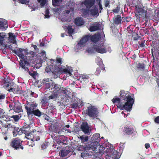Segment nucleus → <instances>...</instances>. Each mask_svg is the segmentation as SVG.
Segmentation results:
<instances>
[{"label":"nucleus","mask_w":159,"mask_h":159,"mask_svg":"<svg viewBox=\"0 0 159 159\" xmlns=\"http://www.w3.org/2000/svg\"><path fill=\"white\" fill-rule=\"evenodd\" d=\"M120 97L122 99L125 100L126 102L123 104L121 101L120 98L116 96L114 97L112 99L113 103L116 104L117 107L121 110H125L128 111H130L132 108L134 100L131 96L125 92H122Z\"/></svg>","instance_id":"obj_1"},{"label":"nucleus","mask_w":159,"mask_h":159,"mask_svg":"<svg viewBox=\"0 0 159 159\" xmlns=\"http://www.w3.org/2000/svg\"><path fill=\"white\" fill-rule=\"evenodd\" d=\"M20 130L22 133L24 134L27 136L26 138L33 142L31 144H30L29 142H28V144L30 146L33 147L34 145V144L33 143V142L34 141H37L40 139L39 136L41 135V132L39 131H37L36 130H33V131H30L29 129L26 127L22 129H20Z\"/></svg>","instance_id":"obj_2"},{"label":"nucleus","mask_w":159,"mask_h":159,"mask_svg":"<svg viewBox=\"0 0 159 159\" xmlns=\"http://www.w3.org/2000/svg\"><path fill=\"white\" fill-rule=\"evenodd\" d=\"M35 53L34 52L32 51H30L29 53H27L25 58L23 60H20V62L27 61L29 64L30 63L35 64L34 67L36 68H39L41 66V64L38 62L39 60V61L40 60L35 56Z\"/></svg>","instance_id":"obj_3"},{"label":"nucleus","mask_w":159,"mask_h":159,"mask_svg":"<svg viewBox=\"0 0 159 159\" xmlns=\"http://www.w3.org/2000/svg\"><path fill=\"white\" fill-rule=\"evenodd\" d=\"M83 111L86 115L93 119H99L98 118L99 110L95 106L90 105L87 107V108H84Z\"/></svg>","instance_id":"obj_4"},{"label":"nucleus","mask_w":159,"mask_h":159,"mask_svg":"<svg viewBox=\"0 0 159 159\" xmlns=\"http://www.w3.org/2000/svg\"><path fill=\"white\" fill-rule=\"evenodd\" d=\"M23 142V141L19 138H13L11 140L10 146L16 150L19 149L23 150L24 149L22 144Z\"/></svg>","instance_id":"obj_5"},{"label":"nucleus","mask_w":159,"mask_h":159,"mask_svg":"<svg viewBox=\"0 0 159 159\" xmlns=\"http://www.w3.org/2000/svg\"><path fill=\"white\" fill-rule=\"evenodd\" d=\"M20 66H21L22 69L27 73H29V75L34 78L35 77L37 73L36 71H34L32 73L30 72L28 69L29 66V64L27 61H24L22 62H20L19 63Z\"/></svg>","instance_id":"obj_6"},{"label":"nucleus","mask_w":159,"mask_h":159,"mask_svg":"<svg viewBox=\"0 0 159 159\" xmlns=\"http://www.w3.org/2000/svg\"><path fill=\"white\" fill-rule=\"evenodd\" d=\"M122 132L124 135L130 136L134 133L135 129L133 126L128 124L124 126Z\"/></svg>","instance_id":"obj_7"},{"label":"nucleus","mask_w":159,"mask_h":159,"mask_svg":"<svg viewBox=\"0 0 159 159\" xmlns=\"http://www.w3.org/2000/svg\"><path fill=\"white\" fill-rule=\"evenodd\" d=\"M9 107L11 110H13L16 112L19 113L22 111V107L20 102H12L9 104Z\"/></svg>","instance_id":"obj_8"},{"label":"nucleus","mask_w":159,"mask_h":159,"mask_svg":"<svg viewBox=\"0 0 159 159\" xmlns=\"http://www.w3.org/2000/svg\"><path fill=\"white\" fill-rule=\"evenodd\" d=\"M38 105V104L34 102H31L25 105V108L28 117H30V111H33L34 110Z\"/></svg>","instance_id":"obj_9"},{"label":"nucleus","mask_w":159,"mask_h":159,"mask_svg":"<svg viewBox=\"0 0 159 159\" xmlns=\"http://www.w3.org/2000/svg\"><path fill=\"white\" fill-rule=\"evenodd\" d=\"M77 150L79 151L84 152L81 153V156L82 157H84L85 156L91 155L90 152H89L88 147L87 145H81L77 146Z\"/></svg>","instance_id":"obj_10"},{"label":"nucleus","mask_w":159,"mask_h":159,"mask_svg":"<svg viewBox=\"0 0 159 159\" xmlns=\"http://www.w3.org/2000/svg\"><path fill=\"white\" fill-rule=\"evenodd\" d=\"M93 48L94 50L98 53L103 54L107 52V48L103 43H100L98 45H95Z\"/></svg>","instance_id":"obj_11"},{"label":"nucleus","mask_w":159,"mask_h":159,"mask_svg":"<svg viewBox=\"0 0 159 159\" xmlns=\"http://www.w3.org/2000/svg\"><path fill=\"white\" fill-rule=\"evenodd\" d=\"M52 75L54 79L57 78L61 74V67L55 65L52 68Z\"/></svg>","instance_id":"obj_12"},{"label":"nucleus","mask_w":159,"mask_h":159,"mask_svg":"<svg viewBox=\"0 0 159 159\" xmlns=\"http://www.w3.org/2000/svg\"><path fill=\"white\" fill-rule=\"evenodd\" d=\"M11 118H13V119H19L18 115H13L11 116H8L6 113L4 112V110L0 108V118H6L7 119H10Z\"/></svg>","instance_id":"obj_13"},{"label":"nucleus","mask_w":159,"mask_h":159,"mask_svg":"<svg viewBox=\"0 0 159 159\" xmlns=\"http://www.w3.org/2000/svg\"><path fill=\"white\" fill-rule=\"evenodd\" d=\"M30 111L29 112V113H30V116H31V117H32L34 115L39 117L42 116H43V117H44V119H48V118H47L48 116L46 114L43 113H42L38 109L35 110L33 111Z\"/></svg>","instance_id":"obj_14"},{"label":"nucleus","mask_w":159,"mask_h":159,"mask_svg":"<svg viewBox=\"0 0 159 159\" xmlns=\"http://www.w3.org/2000/svg\"><path fill=\"white\" fill-rule=\"evenodd\" d=\"M81 129L85 134H89L91 130L90 129V127L86 122H83L81 125Z\"/></svg>","instance_id":"obj_15"},{"label":"nucleus","mask_w":159,"mask_h":159,"mask_svg":"<svg viewBox=\"0 0 159 159\" xmlns=\"http://www.w3.org/2000/svg\"><path fill=\"white\" fill-rule=\"evenodd\" d=\"M101 25L98 22L91 23L89 29L90 32H93L100 29Z\"/></svg>","instance_id":"obj_16"},{"label":"nucleus","mask_w":159,"mask_h":159,"mask_svg":"<svg viewBox=\"0 0 159 159\" xmlns=\"http://www.w3.org/2000/svg\"><path fill=\"white\" fill-rule=\"evenodd\" d=\"M98 145H99V143L93 141L89 142L88 145H87L88 151L92 150L93 151H95Z\"/></svg>","instance_id":"obj_17"},{"label":"nucleus","mask_w":159,"mask_h":159,"mask_svg":"<svg viewBox=\"0 0 159 159\" xmlns=\"http://www.w3.org/2000/svg\"><path fill=\"white\" fill-rule=\"evenodd\" d=\"M139 19L140 18H143L146 21H148V18L149 17V15L147 11H145L142 9L139 12Z\"/></svg>","instance_id":"obj_18"},{"label":"nucleus","mask_w":159,"mask_h":159,"mask_svg":"<svg viewBox=\"0 0 159 159\" xmlns=\"http://www.w3.org/2000/svg\"><path fill=\"white\" fill-rule=\"evenodd\" d=\"M9 91L10 92H12L14 94H20L22 93L19 86L16 84H15L14 85H13V86H12V88H10Z\"/></svg>","instance_id":"obj_19"},{"label":"nucleus","mask_w":159,"mask_h":159,"mask_svg":"<svg viewBox=\"0 0 159 159\" xmlns=\"http://www.w3.org/2000/svg\"><path fill=\"white\" fill-rule=\"evenodd\" d=\"M8 27L7 21L4 19L0 18V30H5Z\"/></svg>","instance_id":"obj_20"},{"label":"nucleus","mask_w":159,"mask_h":159,"mask_svg":"<svg viewBox=\"0 0 159 159\" xmlns=\"http://www.w3.org/2000/svg\"><path fill=\"white\" fill-rule=\"evenodd\" d=\"M8 39L10 43L17 44V43L16 40V36L14 35V33L11 32L8 33Z\"/></svg>","instance_id":"obj_21"},{"label":"nucleus","mask_w":159,"mask_h":159,"mask_svg":"<svg viewBox=\"0 0 159 159\" xmlns=\"http://www.w3.org/2000/svg\"><path fill=\"white\" fill-rule=\"evenodd\" d=\"M74 23L77 26H80L84 24V21L82 17H78L75 19Z\"/></svg>","instance_id":"obj_22"},{"label":"nucleus","mask_w":159,"mask_h":159,"mask_svg":"<svg viewBox=\"0 0 159 159\" xmlns=\"http://www.w3.org/2000/svg\"><path fill=\"white\" fill-rule=\"evenodd\" d=\"M89 35H86L83 37L78 43V44L80 46H82L86 43L87 42L89 39Z\"/></svg>","instance_id":"obj_23"},{"label":"nucleus","mask_w":159,"mask_h":159,"mask_svg":"<svg viewBox=\"0 0 159 159\" xmlns=\"http://www.w3.org/2000/svg\"><path fill=\"white\" fill-rule=\"evenodd\" d=\"M89 39L93 43H96L100 40V36L98 34H95L92 35H89Z\"/></svg>","instance_id":"obj_24"},{"label":"nucleus","mask_w":159,"mask_h":159,"mask_svg":"<svg viewBox=\"0 0 159 159\" xmlns=\"http://www.w3.org/2000/svg\"><path fill=\"white\" fill-rule=\"evenodd\" d=\"M95 0H85L84 2V5L87 8L92 7L95 3Z\"/></svg>","instance_id":"obj_25"},{"label":"nucleus","mask_w":159,"mask_h":159,"mask_svg":"<svg viewBox=\"0 0 159 159\" xmlns=\"http://www.w3.org/2000/svg\"><path fill=\"white\" fill-rule=\"evenodd\" d=\"M90 14L93 16H95L97 15L98 16L99 13L98 5H96L94 6L90 10Z\"/></svg>","instance_id":"obj_26"},{"label":"nucleus","mask_w":159,"mask_h":159,"mask_svg":"<svg viewBox=\"0 0 159 159\" xmlns=\"http://www.w3.org/2000/svg\"><path fill=\"white\" fill-rule=\"evenodd\" d=\"M70 152V149H65L60 151L59 153L60 157L63 159H64Z\"/></svg>","instance_id":"obj_27"},{"label":"nucleus","mask_w":159,"mask_h":159,"mask_svg":"<svg viewBox=\"0 0 159 159\" xmlns=\"http://www.w3.org/2000/svg\"><path fill=\"white\" fill-rule=\"evenodd\" d=\"M114 23L116 25L121 24L122 21L121 17L120 15L115 16L113 17Z\"/></svg>","instance_id":"obj_28"},{"label":"nucleus","mask_w":159,"mask_h":159,"mask_svg":"<svg viewBox=\"0 0 159 159\" xmlns=\"http://www.w3.org/2000/svg\"><path fill=\"white\" fill-rule=\"evenodd\" d=\"M100 134L98 133L94 134L91 138L92 141H93L99 143L100 140Z\"/></svg>","instance_id":"obj_29"},{"label":"nucleus","mask_w":159,"mask_h":159,"mask_svg":"<svg viewBox=\"0 0 159 159\" xmlns=\"http://www.w3.org/2000/svg\"><path fill=\"white\" fill-rule=\"evenodd\" d=\"M105 70V67L104 65L102 63L100 64L99 66L97 68L96 70L95 73V74L98 75L100 74L101 70Z\"/></svg>","instance_id":"obj_30"},{"label":"nucleus","mask_w":159,"mask_h":159,"mask_svg":"<svg viewBox=\"0 0 159 159\" xmlns=\"http://www.w3.org/2000/svg\"><path fill=\"white\" fill-rule=\"evenodd\" d=\"M13 85V82L8 81L4 83L3 87L9 91L10 88H12Z\"/></svg>","instance_id":"obj_31"},{"label":"nucleus","mask_w":159,"mask_h":159,"mask_svg":"<svg viewBox=\"0 0 159 159\" xmlns=\"http://www.w3.org/2000/svg\"><path fill=\"white\" fill-rule=\"evenodd\" d=\"M104 5L106 7H110V4H113L115 2V0H104Z\"/></svg>","instance_id":"obj_32"},{"label":"nucleus","mask_w":159,"mask_h":159,"mask_svg":"<svg viewBox=\"0 0 159 159\" xmlns=\"http://www.w3.org/2000/svg\"><path fill=\"white\" fill-rule=\"evenodd\" d=\"M60 85L58 84H55L54 85V90L53 92H55L57 94L59 95L62 92V90L61 88L60 87Z\"/></svg>","instance_id":"obj_33"},{"label":"nucleus","mask_w":159,"mask_h":159,"mask_svg":"<svg viewBox=\"0 0 159 159\" xmlns=\"http://www.w3.org/2000/svg\"><path fill=\"white\" fill-rule=\"evenodd\" d=\"M7 35L3 32H0V44L3 45L5 40V38H6Z\"/></svg>","instance_id":"obj_34"},{"label":"nucleus","mask_w":159,"mask_h":159,"mask_svg":"<svg viewBox=\"0 0 159 159\" xmlns=\"http://www.w3.org/2000/svg\"><path fill=\"white\" fill-rule=\"evenodd\" d=\"M10 120H2V123L1 125H1V128H2V127H5V128H10L11 126L10 124L8 125V123L7 122Z\"/></svg>","instance_id":"obj_35"},{"label":"nucleus","mask_w":159,"mask_h":159,"mask_svg":"<svg viewBox=\"0 0 159 159\" xmlns=\"http://www.w3.org/2000/svg\"><path fill=\"white\" fill-rule=\"evenodd\" d=\"M62 0H52V3L53 6L54 7L59 6Z\"/></svg>","instance_id":"obj_36"},{"label":"nucleus","mask_w":159,"mask_h":159,"mask_svg":"<svg viewBox=\"0 0 159 159\" xmlns=\"http://www.w3.org/2000/svg\"><path fill=\"white\" fill-rule=\"evenodd\" d=\"M23 49L20 48L18 51H16L15 50H13V52L17 55L18 56L20 57V55L21 56H23L24 57V55L23 54H21V53L23 52Z\"/></svg>","instance_id":"obj_37"},{"label":"nucleus","mask_w":159,"mask_h":159,"mask_svg":"<svg viewBox=\"0 0 159 159\" xmlns=\"http://www.w3.org/2000/svg\"><path fill=\"white\" fill-rule=\"evenodd\" d=\"M137 67L140 70H143L145 69V65L144 63H139L137 65Z\"/></svg>","instance_id":"obj_38"},{"label":"nucleus","mask_w":159,"mask_h":159,"mask_svg":"<svg viewBox=\"0 0 159 159\" xmlns=\"http://www.w3.org/2000/svg\"><path fill=\"white\" fill-rule=\"evenodd\" d=\"M66 28L68 30V34L69 35H71L74 31V29L72 28L71 25H68L67 26Z\"/></svg>","instance_id":"obj_39"},{"label":"nucleus","mask_w":159,"mask_h":159,"mask_svg":"<svg viewBox=\"0 0 159 159\" xmlns=\"http://www.w3.org/2000/svg\"><path fill=\"white\" fill-rule=\"evenodd\" d=\"M59 95L57 93L54 92L51 95L49 96L48 97L49 99H52L57 98L58 97Z\"/></svg>","instance_id":"obj_40"},{"label":"nucleus","mask_w":159,"mask_h":159,"mask_svg":"<svg viewBox=\"0 0 159 159\" xmlns=\"http://www.w3.org/2000/svg\"><path fill=\"white\" fill-rule=\"evenodd\" d=\"M81 140L82 142H87L89 138L87 136H84V135L80 136L79 138Z\"/></svg>","instance_id":"obj_41"},{"label":"nucleus","mask_w":159,"mask_h":159,"mask_svg":"<svg viewBox=\"0 0 159 159\" xmlns=\"http://www.w3.org/2000/svg\"><path fill=\"white\" fill-rule=\"evenodd\" d=\"M61 74L62 73H65V74H71L70 70L66 68L65 69H62L61 67Z\"/></svg>","instance_id":"obj_42"},{"label":"nucleus","mask_w":159,"mask_h":159,"mask_svg":"<svg viewBox=\"0 0 159 159\" xmlns=\"http://www.w3.org/2000/svg\"><path fill=\"white\" fill-rule=\"evenodd\" d=\"M81 77L84 81L87 82H89V77L88 75H83Z\"/></svg>","instance_id":"obj_43"},{"label":"nucleus","mask_w":159,"mask_h":159,"mask_svg":"<svg viewBox=\"0 0 159 159\" xmlns=\"http://www.w3.org/2000/svg\"><path fill=\"white\" fill-rule=\"evenodd\" d=\"M48 99L46 97H44L42 100L41 102L43 105H46L48 102Z\"/></svg>","instance_id":"obj_44"},{"label":"nucleus","mask_w":159,"mask_h":159,"mask_svg":"<svg viewBox=\"0 0 159 159\" xmlns=\"http://www.w3.org/2000/svg\"><path fill=\"white\" fill-rule=\"evenodd\" d=\"M37 1L39 3H40V5L41 6L43 7L46 4L47 0H37Z\"/></svg>","instance_id":"obj_45"},{"label":"nucleus","mask_w":159,"mask_h":159,"mask_svg":"<svg viewBox=\"0 0 159 159\" xmlns=\"http://www.w3.org/2000/svg\"><path fill=\"white\" fill-rule=\"evenodd\" d=\"M120 10V7L119 5H117V7L114 9H113L112 11L114 13H117L119 12Z\"/></svg>","instance_id":"obj_46"},{"label":"nucleus","mask_w":159,"mask_h":159,"mask_svg":"<svg viewBox=\"0 0 159 159\" xmlns=\"http://www.w3.org/2000/svg\"><path fill=\"white\" fill-rule=\"evenodd\" d=\"M52 66H53L50 65L47 66L45 68V71L47 73L49 72H52Z\"/></svg>","instance_id":"obj_47"},{"label":"nucleus","mask_w":159,"mask_h":159,"mask_svg":"<svg viewBox=\"0 0 159 159\" xmlns=\"http://www.w3.org/2000/svg\"><path fill=\"white\" fill-rule=\"evenodd\" d=\"M48 143L45 142L43 143V144L41 146V148L43 149H44L47 148L48 147Z\"/></svg>","instance_id":"obj_48"},{"label":"nucleus","mask_w":159,"mask_h":159,"mask_svg":"<svg viewBox=\"0 0 159 159\" xmlns=\"http://www.w3.org/2000/svg\"><path fill=\"white\" fill-rule=\"evenodd\" d=\"M51 83V82H48V83L43 82V84L45 86L46 89H48L50 88Z\"/></svg>","instance_id":"obj_49"},{"label":"nucleus","mask_w":159,"mask_h":159,"mask_svg":"<svg viewBox=\"0 0 159 159\" xmlns=\"http://www.w3.org/2000/svg\"><path fill=\"white\" fill-rule=\"evenodd\" d=\"M60 137H61L60 138H59L57 139V142H58V143H59V144H60V143H62L64 142V140L63 139V138L65 136H60Z\"/></svg>","instance_id":"obj_50"},{"label":"nucleus","mask_w":159,"mask_h":159,"mask_svg":"<svg viewBox=\"0 0 159 159\" xmlns=\"http://www.w3.org/2000/svg\"><path fill=\"white\" fill-rule=\"evenodd\" d=\"M19 2L22 4H27L28 5L29 3V1L27 0H18Z\"/></svg>","instance_id":"obj_51"},{"label":"nucleus","mask_w":159,"mask_h":159,"mask_svg":"<svg viewBox=\"0 0 159 159\" xmlns=\"http://www.w3.org/2000/svg\"><path fill=\"white\" fill-rule=\"evenodd\" d=\"M28 96H33L34 95V93L32 92L30 90H28L27 91V93Z\"/></svg>","instance_id":"obj_52"},{"label":"nucleus","mask_w":159,"mask_h":159,"mask_svg":"<svg viewBox=\"0 0 159 159\" xmlns=\"http://www.w3.org/2000/svg\"><path fill=\"white\" fill-rule=\"evenodd\" d=\"M117 152L116 151H115V150H114L113 153L112 154V157H113L114 158H119L118 157H117Z\"/></svg>","instance_id":"obj_53"},{"label":"nucleus","mask_w":159,"mask_h":159,"mask_svg":"<svg viewBox=\"0 0 159 159\" xmlns=\"http://www.w3.org/2000/svg\"><path fill=\"white\" fill-rule=\"evenodd\" d=\"M6 95L5 94L0 93V101L3 99H5Z\"/></svg>","instance_id":"obj_54"},{"label":"nucleus","mask_w":159,"mask_h":159,"mask_svg":"<svg viewBox=\"0 0 159 159\" xmlns=\"http://www.w3.org/2000/svg\"><path fill=\"white\" fill-rule=\"evenodd\" d=\"M152 35L154 36H156L157 34V31L156 30H155L153 28V29L152 30Z\"/></svg>","instance_id":"obj_55"},{"label":"nucleus","mask_w":159,"mask_h":159,"mask_svg":"<svg viewBox=\"0 0 159 159\" xmlns=\"http://www.w3.org/2000/svg\"><path fill=\"white\" fill-rule=\"evenodd\" d=\"M72 107L73 108H76L79 105V104L78 103H73L71 104Z\"/></svg>","instance_id":"obj_56"},{"label":"nucleus","mask_w":159,"mask_h":159,"mask_svg":"<svg viewBox=\"0 0 159 159\" xmlns=\"http://www.w3.org/2000/svg\"><path fill=\"white\" fill-rule=\"evenodd\" d=\"M33 47L35 50L36 51L38 52L39 50V49L37 48V46L36 45H34L33 44L31 45Z\"/></svg>","instance_id":"obj_57"},{"label":"nucleus","mask_w":159,"mask_h":159,"mask_svg":"<svg viewBox=\"0 0 159 159\" xmlns=\"http://www.w3.org/2000/svg\"><path fill=\"white\" fill-rule=\"evenodd\" d=\"M62 61V59L61 58H57V62L60 64H61Z\"/></svg>","instance_id":"obj_58"},{"label":"nucleus","mask_w":159,"mask_h":159,"mask_svg":"<svg viewBox=\"0 0 159 159\" xmlns=\"http://www.w3.org/2000/svg\"><path fill=\"white\" fill-rule=\"evenodd\" d=\"M131 18L130 17H126L125 18V21L127 22H129L131 20Z\"/></svg>","instance_id":"obj_59"},{"label":"nucleus","mask_w":159,"mask_h":159,"mask_svg":"<svg viewBox=\"0 0 159 159\" xmlns=\"http://www.w3.org/2000/svg\"><path fill=\"white\" fill-rule=\"evenodd\" d=\"M98 4V5L99 6V10L100 11V13H101V11L103 9L102 7V3H99V4Z\"/></svg>","instance_id":"obj_60"},{"label":"nucleus","mask_w":159,"mask_h":159,"mask_svg":"<svg viewBox=\"0 0 159 159\" xmlns=\"http://www.w3.org/2000/svg\"><path fill=\"white\" fill-rule=\"evenodd\" d=\"M51 85L50 88H51V89H54V85H55V83L54 82H51Z\"/></svg>","instance_id":"obj_61"},{"label":"nucleus","mask_w":159,"mask_h":159,"mask_svg":"<svg viewBox=\"0 0 159 159\" xmlns=\"http://www.w3.org/2000/svg\"><path fill=\"white\" fill-rule=\"evenodd\" d=\"M40 54L43 56H45L46 55V52L44 50H43Z\"/></svg>","instance_id":"obj_62"},{"label":"nucleus","mask_w":159,"mask_h":159,"mask_svg":"<svg viewBox=\"0 0 159 159\" xmlns=\"http://www.w3.org/2000/svg\"><path fill=\"white\" fill-rule=\"evenodd\" d=\"M155 20L157 21L159 20V12H158L156 16L155 17Z\"/></svg>","instance_id":"obj_63"},{"label":"nucleus","mask_w":159,"mask_h":159,"mask_svg":"<svg viewBox=\"0 0 159 159\" xmlns=\"http://www.w3.org/2000/svg\"><path fill=\"white\" fill-rule=\"evenodd\" d=\"M145 146L146 149H148L150 147V144L148 143H146L145 144Z\"/></svg>","instance_id":"obj_64"}]
</instances>
